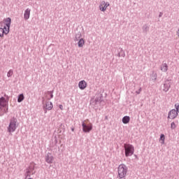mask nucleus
I'll return each mask as SVG.
<instances>
[{
    "instance_id": "f3484780",
    "label": "nucleus",
    "mask_w": 179,
    "mask_h": 179,
    "mask_svg": "<svg viewBox=\"0 0 179 179\" xmlns=\"http://www.w3.org/2000/svg\"><path fill=\"white\" fill-rule=\"evenodd\" d=\"M78 45L79 48H82V47H83V45H85V39H83V38H80L78 42Z\"/></svg>"
},
{
    "instance_id": "2eb2a0df",
    "label": "nucleus",
    "mask_w": 179,
    "mask_h": 179,
    "mask_svg": "<svg viewBox=\"0 0 179 179\" xmlns=\"http://www.w3.org/2000/svg\"><path fill=\"white\" fill-rule=\"evenodd\" d=\"M161 71H162V72H167V71H169V66L166 63L162 64L161 66Z\"/></svg>"
},
{
    "instance_id": "39448f33",
    "label": "nucleus",
    "mask_w": 179,
    "mask_h": 179,
    "mask_svg": "<svg viewBox=\"0 0 179 179\" xmlns=\"http://www.w3.org/2000/svg\"><path fill=\"white\" fill-rule=\"evenodd\" d=\"M19 127V123H17V120L16 119H13L9 124L8 127V131L10 134L12 132H15L16 131V128Z\"/></svg>"
},
{
    "instance_id": "f8f14e48",
    "label": "nucleus",
    "mask_w": 179,
    "mask_h": 179,
    "mask_svg": "<svg viewBox=\"0 0 179 179\" xmlns=\"http://www.w3.org/2000/svg\"><path fill=\"white\" fill-rule=\"evenodd\" d=\"M30 12H31V10L29 8H27L25 11H24V19L25 20H28V19L30 18Z\"/></svg>"
},
{
    "instance_id": "9b49d317",
    "label": "nucleus",
    "mask_w": 179,
    "mask_h": 179,
    "mask_svg": "<svg viewBox=\"0 0 179 179\" xmlns=\"http://www.w3.org/2000/svg\"><path fill=\"white\" fill-rule=\"evenodd\" d=\"M52 102L51 101H46L45 103L43 105V108H45V110H52Z\"/></svg>"
},
{
    "instance_id": "423d86ee",
    "label": "nucleus",
    "mask_w": 179,
    "mask_h": 179,
    "mask_svg": "<svg viewBox=\"0 0 179 179\" xmlns=\"http://www.w3.org/2000/svg\"><path fill=\"white\" fill-rule=\"evenodd\" d=\"M8 104V102L6 101V99H5L4 97L0 98V115H2V114H4V113H6V106Z\"/></svg>"
},
{
    "instance_id": "4be33fe9",
    "label": "nucleus",
    "mask_w": 179,
    "mask_h": 179,
    "mask_svg": "<svg viewBox=\"0 0 179 179\" xmlns=\"http://www.w3.org/2000/svg\"><path fill=\"white\" fill-rule=\"evenodd\" d=\"M175 108H176L177 111H179V104L178 103L175 104Z\"/></svg>"
},
{
    "instance_id": "20e7f679",
    "label": "nucleus",
    "mask_w": 179,
    "mask_h": 179,
    "mask_svg": "<svg viewBox=\"0 0 179 179\" xmlns=\"http://www.w3.org/2000/svg\"><path fill=\"white\" fill-rule=\"evenodd\" d=\"M83 132H90L93 129V124L89 122V120H85L82 122Z\"/></svg>"
},
{
    "instance_id": "f03ea898",
    "label": "nucleus",
    "mask_w": 179,
    "mask_h": 179,
    "mask_svg": "<svg viewBox=\"0 0 179 179\" xmlns=\"http://www.w3.org/2000/svg\"><path fill=\"white\" fill-rule=\"evenodd\" d=\"M127 173H128V167L124 164L119 165L117 168V173L119 178H125L127 177Z\"/></svg>"
},
{
    "instance_id": "4468645a",
    "label": "nucleus",
    "mask_w": 179,
    "mask_h": 179,
    "mask_svg": "<svg viewBox=\"0 0 179 179\" xmlns=\"http://www.w3.org/2000/svg\"><path fill=\"white\" fill-rule=\"evenodd\" d=\"M170 87H171V83H165L164 84V92H169V90H170Z\"/></svg>"
},
{
    "instance_id": "dca6fc26",
    "label": "nucleus",
    "mask_w": 179,
    "mask_h": 179,
    "mask_svg": "<svg viewBox=\"0 0 179 179\" xmlns=\"http://www.w3.org/2000/svg\"><path fill=\"white\" fill-rule=\"evenodd\" d=\"M129 121H131V117H129V116H124L122 118L123 124H129Z\"/></svg>"
},
{
    "instance_id": "1a4fd4ad",
    "label": "nucleus",
    "mask_w": 179,
    "mask_h": 179,
    "mask_svg": "<svg viewBox=\"0 0 179 179\" xmlns=\"http://www.w3.org/2000/svg\"><path fill=\"white\" fill-rule=\"evenodd\" d=\"M78 87L80 90H85L87 87V83L83 80L78 83Z\"/></svg>"
},
{
    "instance_id": "0eeeda50",
    "label": "nucleus",
    "mask_w": 179,
    "mask_h": 179,
    "mask_svg": "<svg viewBox=\"0 0 179 179\" xmlns=\"http://www.w3.org/2000/svg\"><path fill=\"white\" fill-rule=\"evenodd\" d=\"M179 111L177 109H172L168 113V118L169 120H174V118H177V115H178Z\"/></svg>"
},
{
    "instance_id": "5701e85b",
    "label": "nucleus",
    "mask_w": 179,
    "mask_h": 179,
    "mask_svg": "<svg viewBox=\"0 0 179 179\" xmlns=\"http://www.w3.org/2000/svg\"><path fill=\"white\" fill-rule=\"evenodd\" d=\"M48 94L50 96V99H52V97H54V95L52 94V93L49 92Z\"/></svg>"
},
{
    "instance_id": "6e6552de",
    "label": "nucleus",
    "mask_w": 179,
    "mask_h": 179,
    "mask_svg": "<svg viewBox=\"0 0 179 179\" xmlns=\"http://www.w3.org/2000/svg\"><path fill=\"white\" fill-rule=\"evenodd\" d=\"M110 6V3L105 2L104 1H102L99 4V10L101 12H106L107 10V8Z\"/></svg>"
},
{
    "instance_id": "393cba45",
    "label": "nucleus",
    "mask_w": 179,
    "mask_h": 179,
    "mask_svg": "<svg viewBox=\"0 0 179 179\" xmlns=\"http://www.w3.org/2000/svg\"><path fill=\"white\" fill-rule=\"evenodd\" d=\"M71 131L73 132L75 131V129L72 128Z\"/></svg>"
},
{
    "instance_id": "b1692460",
    "label": "nucleus",
    "mask_w": 179,
    "mask_h": 179,
    "mask_svg": "<svg viewBox=\"0 0 179 179\" xmlns=\"http://www.w3.org/2000/svg\"><path fill=\"white\" fill-rule=\"evenodd\" d=\"M60 110H64V106L62 105L59 106Z\"/></svg>"
},
{
    "instance_id": "f257e3e1",
    "label": "nucleus",
    "mask_w": 179,
    "mask_h": 179,
    "mask_svg": "<svg viewBox=\"0 0 179 179\" xmlns=\"http://www.w3.org/2000/svg\"><path fill=\"white\" fill-rule=\"evenodd\" d=\"M6 26L3 28H0V37L1 38H3L4 34L6 36L9 34L10 29V23L12 20L10 17H8L3 20Z\"/></svg>"
},
{
    "instance_id": "9d476101",
    "label": "nucleus",
    "mask_w": 179,
    "mask_h": 179,
    "mask_svg": "<svg viewBox=\"0 0 179 179\" xmlns=\"http://www.w3.org/2000/svg\"><path fill=\"white\" fill-rule=\"evenodd\" d=\"M45 162L49 164H52V163H53L54 157L51 155V153H48V155L45 156Z\"/></svg>"
},
{
    "instance_id": "a211bd4d",
    "label": "nucleus",
    "mask_w": 179,
    "mask_h": 179,
    "mask_svg": "<svg viewBox=\"0 0 179 179\" xmlns=\"http://www.w3.org/2000/svg\"><path fill=\"white\" fill-rule=\"evenodd\" d=\"M23 100H24V96L23 95V94H21L18 96L17 101L18 103H22Z\"/></svg>"
},
{
    "instance_id": "412c9836",
    "label": "nucleus",
    "mask_w": 179,
    "mask_h": 179,
    "mask_svg": "<svg viewBox=\"0 0 179 179\" xmlns=\"http://www.w3.org/2000/svg\"><path fill=\"white\" fill-rule=\"evenodd\" d=\"M171 129H176V123H175L174 122H173L171 124Z\"/></svg>"
},
{
    "instance_id": "ddd939ff",
    "label": "nucleus",
    "mask_w": 179,
    "mask_h": 179,
    "mask_svg": "<svg viewBox=\"0 0 179 179\" xmlns=\"http://www.w3.org/2000/svg\"><path fill=\"white\" fill-rule=\"evenodd\" d=\"M34 165H31L27 171V177H29V176H31V174H34Z\"/></svg>"
},
{
    "instance_id": "7ed1b4c3",
    "label": "nucleus",
    "mask_w": 179,
    "mask_h": 179,
    "mask_svg": "<svg viewBox=\"0 0 179 179\" xmlns=\"http://www.w3.org/2000/svg\"><path fill=\"white\" fill-rule=\"evenodd\" d=\"M124 155L126 157H129V156H132L134 153H135V147L129 143L124 144Z\"/></svg>"
},
{
    "instance_id": "6ab92c4d",
    "label": "nucleus",
    "mask_w": 179,
    "mask_h": 179,
    "mask_svg": "<svg viewBox=\"0 0 179 179\" xmlns=\"http://www.w3.org/2000/svg\"><path fill=\"white\" fill-rule=\"evenodd\" d=\"M166 138L164 136V134H161V136H160V141H161V143L162 145H164V141H165Z\"/></svg>"
},
{
    "instance_id": "aec40b11",
    "label": "nucleus",
    "mask_w": 179,
    "mask_h": 179,
    "mask_svg": "<svg viewBox=\"0 0 179 179\" xmlns=\"http://www.w3.org/2000/svg\"><path fill=\"white\" fill-rule=\"evenodd\" d=\"M12 75H13V71L9 70V71L7 73L8 78H10V76H12Z\"/></svg>"
}]
</instances>
